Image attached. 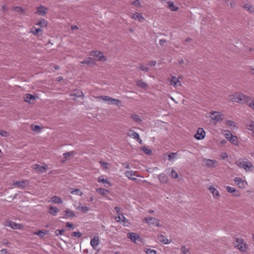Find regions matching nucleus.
<instances>
[{
  "label": "nucleus",
  "instance_id": "nucleus-1",
  "mask_svg": "<svg viewBox=\"0 0 254 254\" xmlns=\"http://www.w3.org/2000/svg\"><path fill=\"white\" fill-rule=\"evenodd\" d=\"M229 100L232 102L238 103H249L251 97L241 92H236L229 96Z\"/></svg>",
  "mask_w": 254,
  "mask_h": 254
},
{
  "label": "nucleus",
  "instance_id": "nucleus-2",
  "mask_svg": "<svg viewBox=\"0 0 254 254\" xmlns=\"http://www.w3.org/2000/svg\"><path fill=\"white\" fill-rule=\"evenodd\" d=\"M236 164L240 168L244 169L246 172L250 171L253 167V164L250 161L244 159H239L237 161Z\"/></svg>",
  "mask_w": 254,
  "mask_h": 254
},
{
  "label": "nucleus",
  "instance_id": "nucleus-3",
  "mask_svg": "<svg viewBox=\"0 0 254 254\" xmlns=\"http://www.w3.org/2000/svg\"><path fill=\"white\" fill-rule=\"evenodd\" d=\"M209 117L216 123L223 120L224 115L219 112L211 111L209 113Z\"/></svg>",
  "mask_w": 254,
  "mask_h": 254
},
{
  "label": "nucleus",
  "instance_id": "nucleus-4",
  "mask_svg": "<svg viewBox=\"0 0 254 254\" xmlns=\"http://www.w3.org/2000/svg\"><path fill=\"white\" fill-rule=\"evenodd\" d=\"M125 174L126 177H127L129 180H132V181H135L136 182H138L139 180H138L136 178H134V177H142L141 176L137 174V172L133 171L132 170L127 171L125 172Z\"/></svg>",
  "mask_w": 254,
  "mask_h": 254
},
{
  "label": "nucleus",
  "instance_id": "nucleus-5",
  "mask_svg": "<svg viewBox=\"0 0 254 254\" xmlns=\"http://www.w3.org/2000/svg\"><path fill=\"white\" fill-rule=\"evenodd\" d=\"M236 247L242 252H245L247 250V245L244 243L242 239H237L235 242Z\"/></svg>",
  "mask_w": 254,
  "mask_h": 254
},
{
  "label": "nucleus",
  "instance_id": "nucleus-6",
  "mask_svg": "<svg viewBox=\"0 0 254 254\" xmlns=\"http://www.w3.org/2000/svg\"><path fill=\"white\" fill-rule=\"evenodd\" d=\"M234 181L235 184L241 189H244L248 185L247 181L240 177L235 178Z\"/></svg>",
  "mask_w": 254,
  "mask_h": 254
},
{
  "label": "nucleus",
  "instance_id": "nucleus-7",
  "mask_svg": "<svg viewBox=\"0 0 254 254\" xmlns=\"http://www.w3.org/2000/svg\"><path fill=\"white\" fill-rule=\"evenodd\" d=\"M205 131L202 128H199L196 133L194 135V137L197 140L203 139L205 136Z\"/></svg>",
  "mask_w": 254,
  "mask_h": 254
},
{
  "label": "nucleus",
  "instance_id": "nucleus-8",
  "mask_svg": "<svg viewBox=\"0 0 254 254\" xmlns=\"http://www.w3.org/2000/svg\"><path fill=\"white\" fill-rule=\"evenodd\" d=\"M165 6L171 11H177L179 9V7L176 5L174 2L172 1H167Z\"/></svg>",
  "mask_w": 254,
  "mask_h": 254
},
{
  "label": "nucleus",
  "instance_id": "nucleus-9",
  "mask_svg": "<svg viewBox=\"0 0 254 254\" xmlns=\"http://www.w3.org/2000/svg\"><path fill=\"white\" fill-rule=\"evenodd\" d=\"M204 164L208 167H215L217 165V161L215 160L204 159L203 160Z\"/></svg>",
  "mask_w": 254,
  "mask_h": 254
},
{
  "label": "nucleus",
  "instance_id": "nucleus-10",
  "mask_svg": "<svg viewBox=\"0 0 254 254\" xmlns=\"http://www.w3.org/2000/svg\"><path fill=\"white\" fill-rule=\"evenodd\" d=\"M208 190L212 193L213 197L214 199H219L220 197V194L218 190L214 188V186H211L208 188Z\"/></svg>",
  "mask_w": 254,
  "mask_h": 254
},
{
  "label": "nucleus",
  "instance_id": "nucleus-11",
  "mask_svg": "<svg viewBox=\"0 0 254 254\" xmlns=\"http://www.w3.org/2000/svg\"><path fill=\"white\" fill-rule=\"evenodd\" d=\"M115 219L118 222L123 223L124 225L126 226L128 225V221L127 219L122 213L118 214V216L115 217Z\"/></svg>",
  "mask_w": 254,
  "mask_h": 254
},
{
  "label": "nucleus",
  "instance_id": "nucleus-12",
  "mask_svg": "<svg viewBox=\"0 0 254 254\" xmlns=\"http://www.w3.org/2000/svg\"><path fill=\"white\" fill-rule=\"evenodd\" d=\"M145 222L149 225L159 226V220L153 217H148L145 219Z\"/></svg>",
  "mask_w": 254,
  "mask_h": 254
},
{
  "label": "nucleus",
  "instance_id": "nucleus-13",
  "mask_svg": "<svg viewBox=\"0 0 254 254\" xmlns=\"http://www.w3.org/2000/svg\"><path fill=\"white\" fill-rule=\"evenodd\" d=\"M98 182L99 183H103L104 184L105 187H109L112 186V183L109 182L107 179H104L103 176H101L98 178Z\"/></svg>",
  "mask_w": 254,
  "mask_h": 254
},
{
  "label": "nucleus",
  "instance_id": "nucleus-14",
  "mask_svg": "<svg viewBox=\"0 0 254 254\" xmlns=\"http://www.w3.org/2000/svg\"><path fill=\"white\" fill-rule=\"evenodd\" d=\"M5 226L9 227L13 229H20L22 227V225L20 224L16 223L11 221L7 222Z\"/></svg>",
  "mask_w": 254,
  "mask_h": 254
},
{
  "label": "nucleus",
  "instance_id": "nucleus-15",
  "mask_svg": "<svg viewBox=\"0 0 254 254\" xmlns=\"http://www.w3.org/2000/svg\"><path fill=\"white\" fill-rule=\"evenodd\" d=\"M170 83L171 85L176 88L181 86V82L180 80L177 77L175 76H173L171 77V78L170 79Z\"/></svg>",
  "mask_w": 254,
  "mask_h": 254
},
{
  "label": "nucleus",
  "instance_id": "nucleus-16",
  "mask_svg": "<svg viewBox=\"0 0 254 254\" xmlns=\"http://www.w3.org/2000/svg\"><path fill=\"white\" fill-rule=\"evenodd\" d=\"M27 184L28 182L27 181H20L15 182L13 185L19 188H23L25 187Z\"/></svg>",
  "mask_w": 254,
  "mask_h": 254
},
{
  "label": "nucleus",
  "instance_id": "nucleus-17",
  "mask_svg": "<svg viewBox=\"0 0 254 254\" xmlns=\"http://www.w3.org/2000/svg\"><path fill=\"white\" fill-rule=\"evenodd\" d=\"M91 55L98 57L99 59L101 61H104L106 60L103 53L99 51H93L91 52Z\"/></svg>",
  "mask_w": 254,
  "mask_h": 254
},
{
  "label": "nucleus",
  "instance_id": "nucleus-18",
  "mask_svg": "<svg viewBox=\"0 0 254 254\" xmlns=\"http://www.w3.org/2000/svg\"><path fill=\"white\" fill-rule=\"evenodd\" d=\"M243 8L250 13L254 12V5L249 3H245L243 5Z\"/></svg>",
  "mask_w": 254,
  "mask_h": 254
},
{
  "label": "nucleus",
  "instance_id": "nucleus-19",
  "mask_svg": "<svg viewBox=\"0 0 254 254\" xmlns=\"http://www.w3.org/2000/svg\"><path fill=\"white\" fill-rule=\"evenodd\" d=\"M99 244V239L98 237L95 236L94 237L93 239L90 241V245L93 248V249H95L96 247H97Z\"/></svg>",
  "mask_w": 254,
  "mask_h": 254
},
{
  "label": "nucleus",
  "instance_id": "nucleus-20",
  "mask_svg": "<svg viewBox=\"0 0 254 254\" xmlns=\"http://www.w3.org/2000/svg\"><path fill=\"white\" fill-rule=\"evenodd\" d=\"M167 173L174 179H177L178 177L177 173L173 168L168 169L167 171Z\"/></svg>",
  "mask_w": 254,
  "mask_h": 254
},
{
  "label": "nucleus",
  "instance_id": "nucleus-21",
  "mask_svg": "<svg viewBox=\"0 0 254 254\" xmlns=\"http://www.w3.org/2000/svg\"><path fill=\"white\" fill-rule=\"evenodd\" d=\"M48 166H40L38 164H35L34 165L33 168L34 169L38 170L41 173H44L47 169Z\"/></svg>",
  "mask_w": 254,
  "mask_h": 254
},
{
  "label": "nucleus",
  "instance_id": "nucleus-22",
  "mask_svg": "<svg viewBox=\"0 0 254 254\" xmlns=\"http://www.w3.org/2000/svg\"><path fill=\"white\" fill-rule=\"evenodd\" d=\"M47 11V8L44 6H40L37 8V13L41 15H44Z\"/></svg>",
  "mask_w": 254,
  "mask_h": 254
},
{
  "label": "nucleus",
  "instance_id": "nucleus-23",
  "mask_svg": "<svg viewBox=\"0 0 254 254\" xmlns=\"http://www.w3.org/2000/svg\"><path fill=\"white\" fill-rule=\"evenodd\" d=\"M127 135L130 137L133 138L134 139H138V137L139 136V134L136 132L133 131L131 129H129L127 132Z\"/></svg>",
  "mask_w": 254,
  "mask_h": 254
},
{
  "label": "nucleus",
  "instance_id": "nucleus-24",
  "mask_svg": "<svg viewBox=\"0 0 254 254\" xmlns=\"http://www.w3.org/2000/svg\"><path fill=\"white\" fill-rule=\"evenodd\" d=\"M131 18L134 19L135 20H137L139 22H142L144 20L143 17L140 13H135L131 16Z\"/></svg>",
  "mask_w": 254,
  "mask_h": 254
},
{
  "label": "nucleus",
  "instance_id": "nucleus-25",
  "mask_svg": "<svg viewBox=\"0 0 254 254\" xmlns=\"http://www.w3.org/2000/svg\"><path fill=\"white\" fill-rule=\"evenodd\" d=\"M64 213V215L66 218H71L75 216L74 212L69 209H66Z\"/></svg>",
  "mask_w": 254,
  "mask_h": 254
},
{
  "label": "nucleus",
  "instance_id": "nucleus-26",
  "mask_svg": "<svg viewBox=\"0 0 254 254\" xmlns=\"http://www.w3.org/2000/svg\"><path fill=\"white\" fill-rule=\"evenodd\" d=\"M96 191L103 196H106L109 193V190H108L101 188L96 189Z\"/></svg>",
  "mask_w": 254,
  "mask_h": 254
},
{
  "label": "nucleus",
  "instance_id": "nucleus-27",
  "mask_svg": "<svg viewBox=\"0 0 254 254\" xmlns=\"http://www.w3.org/2000/svg\"><path fill=\"white\" fill-rule=\"evenodd\" d=\"M109 104L116 105L118 106V107H120L122 105V102L121 100H119L118 99L111 98Z\"/></svg>",
  "mask_w": 254,
  "mask_h": 254
},
{
  "label": "nucleus",
  "instance_id": "nucleus-28",
  "mask_svg": "<svg viewBox=\"0 0 254 254\" xmlns=\"http://www.w3.org/2000/svg\"><path fill=\"white\" fill-rule=\"evenodd\" d=\"M225 124L231 129H234L236 128L235 122L231 120H226Z\"/></svg>",
  "mask_w": 254,
  "mask_h": 254
},
{
  "label": "nucleus",
  "instance_id": "nucleus-29",
  "mask_svg": "<svg viewBox=\"0 0 254 254\" xmlns=\"http://www.w3.org/2000/svg\"><path fill=\"white\" fill-rule=\"evenodd\" d=\"M127 237L133 242H135V241L139 238V236L134 233H129L127 235Z\"/></svg>",
  "mask_w": 254,
  "mask_h": 254
},
{
  "label": "nucleus",
  "instance_id": "nucleus-30",
  "mask_svg": "<svg viewBox=\"0 0 254 254\" xmlns=\"http://www.w3.org/2000/svg\"><path fill=\"white\" fill-rule=\"evenodd\" d=\"M51 201L54 203L61 204L63 203L62 198L57 196H54L51 198Z\"/></svg>",
  "mask_w": 254,
  "mask_h": 254
},
{
  "label": "nucleus",
  "instance_id": "nucleus-31",
  "mask_svg": "<svg viewBox=\"0 0 254 254\" xmlns=\"http://www.w3.org/2000/svg\"><path fill=\"white\" fill-rule=\"evenodd\" d=\"M49 213L51 214L54 216H56L58 212H59V209L54 206H50L48 211Z\"/></svg>",
  "mask_w": 254,
  "mask_h": 254
},
{
  "label": "nucleus",
  "instance_id": "nucleus-32",
  "mask_svg": "<svg viewBox=\"0 0 254 254\" xmlns=\"http://www.w3.org/2000/svg\"><path fill=\"white\" fill-rule=\"evenodd\" d=\"M160 242L164 244H169L171 242V239H168L163 235H160Z\"/></svg>",
  "mask_w": 254,
  "mask_h": 254
},
{
  "label": "nucleus",
  "instance_id": "nucleus-33",
  "mask_svg": "<svg viewBox=\"0 0 254 254\" xmlns=\"http://www.w3.org/2000/svg\"><path fill=\"white\" fill-rule=\"evenodd\" d=\"M226 189L227 190L228 192H229V193H234V192L236 193L234 195L236 196H238L239 195L238 191L237 190H236L233 187L227 186V187H226Z\"/></svg>",
  "mask_w": 254,
  "mask_h": 254
},
{
  "label": "nucleus",
  "instance_id": "nucleus-34",
  "mask_svg": "<svg viewBox=\"0 0 254 254\" xmlns=\"http://www.w3.org/2000/svg\"><path fill=\"white\" fill-rule=\"evenodd\" d=\"M178 156L177 153L171 152L168 155V160L171 162H174Z\"/></svg>",
  "mask_w": 254,
  "mask_h": 254
},
{
  "label": "nucleus",
  "instance_id": "nucleus-35",
  "mask_svg": "<svg viewBox=\"0 0 254 254\" xmlns=\"http://www.w3.org/2000/svg\"><path fill=\"white\" fill-rule=\"evenodd\" d=\"M247 128L253 132L254 136V122L250 121L247 124Z\"/></svg>",
  "mask_w": 254,
  "mask_h": 254
},
{
  "label": "nucleus",
  "instance_id": "nucleus-36",
  "mask_svg": "<svg viewBox=\"0 0 254 254\" xmlns=\"http://www.w3.org/2000/svg\"><path fill=\"white\" fill-rule=\"evenodd\" d=\"M36 98L34 95H31L30 94H26L24 98V101L26 102H28L30 103V100H35Z\"/></svg>",
  "mask_w": 254,
  "mask_h": 254
},
{
  "label": "nucleus",
  "instance_id": "nucleus-37",
  "mask_svg": "<svg viewBox=\"0 0 254 254\" xmlns=\"http://www.w3.org/2000/svg\"><path fill=\"white\" fill-rule=\"evenodd\" d=\"M36 25L41 27H46L47 25V22L45 19H42L36 23Z\"/></svg>",
  "mask_w": 254,
  "mask_h": 254
},
{
  "label": "nucleus",
  "instance_id": "nucleus-38",
  "mask_svg": "<svg viewBox=\"0 0 254 254\" xmlns=\"http://www.w3.org/2000/svg\"><path fill=\"white\" fill-rule=\"evenodd\" d=\"M229 141L235 145H238L239 144L237 137L236 136L233 135Z\"/></svg>",
  "mask_w": 254,
  "mask_h": 254
},
{
  "label": "nucleus",
  "instance_id": "nucleus-39",
  "mask_svg": "<svg viewBox=\"0 0 254 254\" xmlns=\"http://www.w3.org/2000/svg\"><path fill=\"white\" fill-rule=\"evenodd\" d=\"M48 234V231L39 230L38 232H35L34 234L40 237H43L44 235Z\"/></svg>",
  "mask_w": 254,
  "mask_h": 254
},
{
  "label": "nucleus",
  "instance_id": "nucleus-40",
  "mask_svg": "<svg viewBox=\"0 0 254 254\" xmlns=\"http://www.w3.org/2000/svg\"><path fill=\"white\" fill-rule=\"evenodd\" d=\"M83 92L81 90H74L71 95V96H77L78 97H82V96H83Z\"/></svg>",
  "mask_w": 254,
  "mask_h": 254
},
{
  "label": "nucleus",
  "instance_id": "nucleus-41",
  "mask_svg": "<svg viewBox=\"0 0 254 254\" xmlns=\"http://www.w3.org/2000/svg\"><path fill=\"white\" fill-rule=\"evenodd\" d=\"M76 209L83 213L87 212L89 211V208L87 206H82L81 205L77 207Z\"/></svg>",
  "mask_w": 254,
  "mask_h": 254
},
{
  "label": "nucleus",
  "instance_id": "nucleus-42",
  "mask_svg": "<svg viewBox=\"0 0 254 254\" xmlns=\"http://www.w3.org/2000/svg\"><path fill=\"white\" fill-rule=\"evenodd\" d=\"M168 179L167 176L165 174H160V181L163 183H166L168 182Z\"/></svg>",
  "mask_w": 254,
  "mask_h": 254
},
{
  "label": "nucleus",
  "instance_id": "nucleus-43",
  "mask_svg": "<svg viewBox=\"0 0 254 254\" xmlns=\"http://www.w3.org/2000/svg\"><path fill=\"white\" fill-rule=\"evenodd\" d=\"M71 193L80 196H81L83 194V193L82 192H80V190L78 189H72V190L71 191Z\"/></svg>",
  "mask_w": 254,
  "mask_h": 254
},
{
  "label": "nucleus",
  "instance_id": "nucleus-44",
  "mask_svg": "<svg viewBox=\"0 0 254 254\" xmlns=\"http://www.w3.org/2000/svg\"><path fill=\"white\" fill-rule=\"evenodd\" d=\"M131 118L137 123H140L141 122L140 117L137 115H132Z\"/></svg>",
  "mask_w": 254,
  "mask_h": 254
},
{
  "label": "nucleus",
  "instance_id": "nucleus-45",
  "mask_svg": "<svg viewBox=\"0 0 254 254\" xmlns=\"http://www.w3.org/2000/svg\"><path fill=\"white\" fill-rule=\"evenodd\" d=\"M137 85L138 87H140L143 88H146L147 86V84L141 80H138L137 82Z\"/></svg>",
  "mask_w": 254,
  "mask_h": 254
},
{
  "label": "nucleus",
  "instance_id": "nucleus-46",
  "mask_svg": "<svg viewBox=\"0 0 254 254\" xmlns=\"http://www.w3.org/2000/svg\"><path fill=\"white\" fill-rule=\"evenodd\" d=\"M225 132V134H224V135H225V137H226V138H227L228 140L231 138V137H232V136L233 135L232 134V133L230 131H229V130H225L224 131Z\"/></svg>",
  "mask_w": 254,
  "mask_h": 254
},
{
  "label": "nucleus",
  "instance_id": "nucleus-47",
  "mask_svg": "<svg viewBox=\"0 0 254 254\" xmlns=\"http://www.w3.org/2000/svg\"><path fill=\"white\" fill-rule=\"evenodd\" d=\"M98 98L102 99L103 101L106 102L108 104L109 103V102L110 101V99H111V97H110L109 96H99V97H98Z\"/></svg>",
  "mask_w": 254,
  "mask_h": 254
},
{
  "label": "nucleus",
  "instance_id": "nucleus-48",
  "mask_svg": "<svg viewBox=\"0 0 254 254\" xmlns=\"http://www.w3.org/2000/svg\"><path fill=\"white\" fill-rule=\"evenodd\" d=\"M13 10L15 12H17L21 13V14H22L24 12V10L21 7H20V6H17V7H14L13 8Z\"/></svg>",
  "mask_w": 254,
  "mask_h": 254
},
{
  "label": "nucleus",
  "instance_id": "nucleus-49",
  "mask_svg": "<svg viewBox=\"0 0 254 254\" xmlns=\"http://www.w3.org/2000/svg\"><path fill=\"white\" fill-rule=\"evenodd\" d=\"M141 149L146 154H150L152 153V151L149 149L148 148L146 147V146H143L141 147Z\"/></svg>",
  "mask_w": 254,
  "mask_h": 254
},
{
  "label": "nucleus",
  "instance_id": "nucleus-50",
  "mask_svg": "<svg viewBox=\"0 0 254 254\" xmlns=\"http://www.w3.org/2000/svg\"><path fill=\"white\" fill-rule=\"evenodd\" d=\"M40 31H41V29H40V28H36L34 27V28H32V29L31 32L34 35H37Z\"/></svg>",
  "mask_w": 254,
  "mask_h": 254
},
{
  "label": "nucleus",
  "instance_id": "nucleus-51",
  "mask_svg": "<svg viewBox=\"0 0 254 254\" xmlns=\"http://www.w3.org/2000/svg\"><path fill=\"white\" fill-rule=\"evenodd\" d=\"M181 250L183 254H187L189 253V249L185 246H182Z\"/></svg>",
  "mask_w": 254,
  "mask_h": 254
},
{
  "label": "nucleus",
  "instance_id": "nucleus-52",
  "mask_svg": "<svg viewBox=\"0 0 254 254\" xmlns=\"http://www.w3.org/2000/svg\"><path fill=\"white\" fill-rule=\"evenodd\" d=\"M72 236L77 238H80L82 236V234L79 231L74 232L72 234Z\"/></svg>",
  "mask_w": 254,
  "mask_h": 254
},
{
  "label": "nucleus",
  "instance_id": "nucleus-53",
  "mask_svg": "<svg viewBox=\"0 0 254 254\" xmlns=\"http://www.w3.org/2000/svg\"><path fill=\"white\" fill-rule=\"evenodd\" d=\"M0 135L3 137H7L9 133L7 131L0 130Z\"/></svg>",
  "mask_w": 254,
  "mask_h": 254
},
{
  "label": "nucleus",
  "instance_id": "nucleus-54",
  "mask_svg": "<svg viewBox=\"0 0 254 254\" xmlns=\"http://www.w3.org/2000/svg\"><path fill=\"white\" fill-rule=\"evenodd\" d=\"M64 229L62 230H56L55 232L56 236L62 235L64 232Z\"/></svg>",
  "mask_w": 254,
  "mask_h": 254
},
{
  "label": "nucleus",
  "instance_id": "nucleus-55",
  "mask_svg": "<svg viewBox=\"0 0 254 254\" xmlns=\"http://www.w3.org/2000/svg\"><path fill=\"white\" fill-rule=\"evenodd\" d=\"M250 107L254 110V99L251 97V100L249 103H247Z\"/></svg>",
  "mask_w": 254,
  "mask_h": 254
},
{
  "label": "nucleus",
  "instance_id": "nucleus-56",
  "mask_svg": "<svg viewBox=\"0 0 254 254\" xmlns=\"http://www.w3.org/2000/svg\"><path fill=\"white\" fill-rule=\"evenodd\" d=\"M146 252L147 254H156V251L151 249H147Z\"/></svg>",
  "mask_w": 254,
  "mask_h": 254
},
{
  "label": "nucleus",
  "instance_id": "nucleus-57",
  "mask_svg": "<svg viewBox=\"0 0 254 254\" xmlns=\"http://www.w3.org/2000/svg\"><path fill=\"white\" fill-rule=\"evenodd\" d=\"M92 60V58H89L87 60L82 61L81 63L85 64H89L91 63Z\"/></svg>",
  "mask_w": 254,
  "mask_h": 254
},
{
  "label": "nucleus",
  "instance_id": "nucleus-58",
  "mask_svg": "<svg viewBox=\"0 0 254 254\" xmlns=\"http://www.w3.org/2000/svg\"><path fill=\"white\" fill-rule=\"evenodd\" d=\"M132 5H135L136 6L139 7L141 5L140 2L138 0H135L133 1L132 3Z\"/></svg>",
  "mask_w": 254,
  "mask_h": 254
},
{
  "label": "nucleus",
  "instance_id": "nucleus-59",
  "mask_svg": "<svg viewBox=\"0 0 254 254\" xmlns=\"http://www.w3.org/2000/svg\"><path fill=\"white\" fill-rule=\"evenodd\" d=\"M100 163L102 167L104 169H107L108 168V164L103 161H100Z\"/></svg>",
  "mask_w": 254,
  "mask_h": 254
},
{
  "label": "nucleus",
  "instance_id": "nucleus-60",
  "mask_svg": "<svg viewBox=\"0 0 254 254\" xmlns=\"http://www.w3.org/2000/svg\"><path fill=\"white\" fill-rule=\"evenodd\" d=\"M139 69L145 72L147 71L148 70V68L144 65H141L139 67Z\"/></svg>",
  "mask_w": 254,
  "mask_h": 254
},
{
  "label": "nucleus",
  "instance_id": "nucleus-61",
  "mask_svg": "<svg viewBox=\"0 0 254 254\" xmlns=\"http://www.w3.org/2000/svg\"><path fill=\"white\" fill-rule=\"evenodd\" d=\"M220 157L223 159H226L228 157V155L226 152H223L221 154Z\"/></svg>",
  "mask_w": 254,
  "mask_h": 254
},
{
  "label": "nucleus",
  "instance_id": "nucleus-62",
  "mask_svg": "<svg viewBox=\"0 0 254 254\" xmlns=\"http://www.w3.org/2000/svg\"><path fill=\"white\" fill-rule=\"evenodd\" d=\"M32 130L33 131H37L40 128V127L38 125H36V126H34V127H32Z\"/></svg>",
  "mask_w": 254,
  "mask_h": 254
},
{
  "label": "nucleus",
  "instance_id": "nucleus-63",
  "mask_svg": "<svg viewBox=\"0 0 254 254\" xmlns=\"http://www.w3.org/2000/svg\"><path fill=\"white\" fill-rule=\"evenodd\" d=\"M123 166L127 169V168H129V163L127 162H125L124 163H123Z\"/></svg>",
  "mask_w": 254,
  "mask_h": 254
},
{
  "label": "nucleus",
  "instance_id": "nucleus-64",
  "mask_svg": "<svg viewBox=\"0 0 254 254\" xmlns=\"http://www.w3.org/2000/svg\"><path fill=\"white\" fill-rule=\"evenodd\" d=\"M65 226L68 228H73V225L70 222H66Z\"/></svg>",
  "mask_w": 254,
  "mask_h": 254
}]
</instances>
